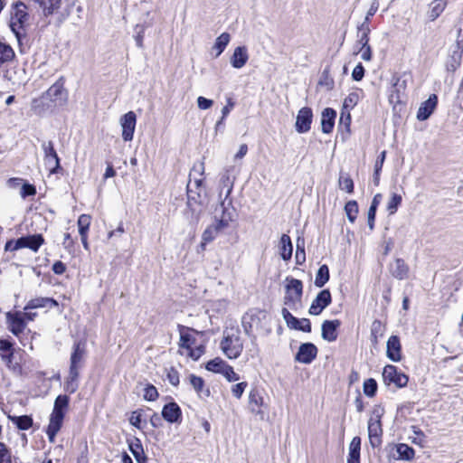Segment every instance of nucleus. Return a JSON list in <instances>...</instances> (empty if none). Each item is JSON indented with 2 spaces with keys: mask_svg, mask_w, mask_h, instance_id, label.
<instances>
[{
  "mask_svg": "<svg viewBox=\"0 0 463 463\" xmlns=\"http://www.w3.org/2000/svg\"><path fill=\"white\" fill-rule=\"evenodd\" d=\"M235 209L232 206L231 202H221L214 209V222L208 226L202 234L201 248L203 250L205 245L213 241L217 235L227 229L230 223L234 220Z\"/></svg>",
  "mask_w": 463,
  "mask_h": 463,
  "instance_id": "f257e3e1",
  "label": "nucleus"
},
{
  "mask_svg": "<svg viewBox=\"0 0 463 463\" xmlns=\"http://www.w3.org/2000/svg\"><path fill=\"white\" fill-rule=\"evenodd\" d=\"M269 317L268 313L265 310L258 308L250 309L241 317L243 331L250 338L253 346L252 349H250V352H252V357L259 354L255 332L264 330L266 333H269L270 331L269 328Z\"/></svg>",
  "mask_w": 463,
  "mask_h": 463,
  "instance_id": "f03ea898",
  "label": "nucleus"
},
{
  "mask_svg": "<svg viewBox=\"0 0 463 463\" xmlns=\"http://www.w3.org/2000/svg\"><path fill=\"white\" fill-rule=\"evenodd\" d=\"M86 357V345L82 341L74 343L70 358V369L64 382V391L74 393L79 388L80 371Z\"/></svg>",
  "mask_w": 463,
  "mask_h": 463,
  "instance_id": "7ed1b4c3",
  "label": "nucleus"
},
{
  "mask_svg": "<svg viewBox=\"0 0 463 463\" xmlns=\"http://www.w3.org/2000/svg\"><path fill=\"white\" fill-rule=\"evenodd\" d=\"M70 398L65 394H60L54 401L52 411L50 415L46 434L51 443L55 442L57 433L62 427L66 411L69 407Z\"/></svg>",
  "mask_w": 463,
  "mask_h": 463,
  "instance_id": "20e7f679",
  "label": "nucleus"
},
{
  "mask_svg": "<svg viewBox=\"0 0 463 463\" xmlns=\"http://www.w3.org/2000/svg\"><path fill=\"white\" fill-rule=\"evenodd\" d=\"M384 410L381 406H374L372 414L368 420V437L370 444L373 448H378L382 444L383 427L382 417L383 416Z\"/></svg>",
  "mask_w": 463,
  "mask_h": 463,
  "instance_id": "39448f33",
  "label": "nucleus"
},
{
  "mask_svg": "<svg viewBox=\"0 0 463 463\" xmlns=\"http://www.w3.org/2000/svg\"><path fill=\"white\" fill-rule=\"evenodd\" d=\"M29 20L26 5L22 2L13 5L10 17V28L19 40L24 34V26Z\"/></svg>",
  "mask_w": 463,
  "mask_h": 463,
  "instance_id": "423d86ee",
  "label": "nucleus"
},
{
  "mask_svg": "<svg viewBox=\"0 0 463 463\" xmlns=\"http://www.w3.org/2000/svg\"><path fill=\"white\" fill-rule=\"evenodd\" d=\"M303 294V283L292 277L286 278L284 304L291 309H297L301 306Z\"/></svg>",
  "mask_w": 463,
  "mask_h": 463,
  "instance_id": "0eeeda50",
  "label": "nucleus"
},
{
  "mask_svg": "<svg viewBox=\"0 0 463 463\" xmlns=\"http://www.w3.org/2000/svg\"><path fill=\"white\" fill-rule=\"evenodd\" d=\"M220 347L229 359H237L243 350V342L238 332H224Z\"/></svg>",
  "mask_w": 463,
  "mask_h": 463,
  "instance_id": "6e6552de",
  "label": "nucleus"
},
{
  "mask_svg": "<svg viewBox=\"0 0 463 463\" xmlns=\"http://www.w3.org/2000/svg\"><path fill=\"white\" fill-rule=\"evenodd\" d=\"M43 99L50 100L54 106H64L68 101V91L64 88V79L60 77L43 94Z\"/></svg>",
  "mask_w": 463,
  "mask_h": 463,
  "instance_id": "1a4fd4ad",
  "label": "nucleus"
},
{
  "mask_svg": "<svg viewBox=\"0 0 463 463\" xmlns=\"http://www.w3.org/2000/svg\"><path fill=\"white\" fill-rule=\"evenodd\" d=\"M44 240L41 234H33L23 236L16 241H9L5 244V250H16L23 248H28L33 251H37L43 245Z\"/></svg>",
  "mask_w": 463,
  "mask_h": 463,
  "instance_id": "9d476101",
  "label": "nucleus"
},
{
  "mask_svg": "<svg viewBox=\"0 0 463 463\" xmlns=\"http://www.w3.org/2000/svg\"><path fill=\"white\" fill-rule=\"evenodd\" d=\"M383 378L387 384L393 383L397 387L407 385L409 378L394 365L388 364L383 368Z\"/></svg>",
  "mask_w": 463,
  "mask_h": 463,
  "instance_id": "9b49d317",
  "label": "nucleus"
},
{
  "mask_svg": "<svg viewBox=\"0 0 463 463\" xmlns=\"http://www.w3.org/2000/svg\"><path fill=\"white\" fill-rule=\"evenodd\" d=\"M282 317L287 324V326L295 330H299L306 333L311 332V323L307 318L298 319L294 317L288 308L283 307L281 310Z\"/></svg>",
  "mask_w": 463,
  "mask_h": 463,
  "instance_id": "f8f14e48",
  "label": "nucleus"
},
{
  "mask_svg": "<svg viewBox=\"0 0 463 463\" xmlns=\"http://www.w3.org/2000/svg\"><path fill=\"white\" fill-rule=\"evenodd\" d=\"M5 318L8 329L14 335L19 336V335L25 329L26 322L23 317L22 312H7L5 314Z\"/></svg>",
  "mask_w": 463,
  "mask_h": 463,
  "instance_id": "ddd939ff",
  "label": "nucleus"
},
{
  "mask_svg": "<svg viewBox=\"0 0 463 463\" xmlns=\"http://www.w3.org/2000/svg\"><path fill=\"white\" fill-rule=\"evenodd\" d=\"M332 301L331 293L328 289L321 290L316 298L312 301L308 313L313 316H317L330 305Z\"/></svg>",
  "mask_w": 463,
  "mask_h": 463,
  "instance_id": "4468645a",
  "label": "nucleus"
},
{
  "mask_svg": "<svg viewBox=\"0 0 463 463\" xmlns=\"http://www.w3.org/2000/svg\"><path fill=\"white\" fill-rule=\"evenodd\" d=\"M136 122L137 117L133 111H128L120 118L122 137L125 141H131L133 139Z\"/></svg>",
  "mask_w": 463,
  "mask_h": 463,
  "instance_id": "2eb2a0df",
  "label": "nucleus"
},
{
  "mask_svg": "<svg viewBox=\"0 0 463 463\" xmlns=\"http://www.w3.org/2000/svg\"><path fill=\"white\" fill-rule=\"evenodd\" d=\"M317 348L312 343H304L302 344L298 353L296 354L295 360L298 363L308 364L313 362V360L317 357Z\"/></svg>",
  "mask_w": 463,
  "mask_h": 463,
  "instance_id": "dca6fc26",
  "label": "nucleus"
},
{
  "mask_svg": "<svg viewBox=\"0 0 463 463\" xmlns=\"http://www.w3.org/2000/svg\"><path fill=\"white\" fill-rule=\"evenodd\" d=\"M313 112L310 108H302L297 116L295 128L298 133H307L310 130Z\"/></svg>",
  "mask_w": 463,
  "mask_h": 463,
  "instance_id": "f3484780",
  "label": "nucleus"
},
{
  "mask_svg": "<svg viewBox=\"0 0 463 463\" xmlns=\"http://www.w3.org/2000/svg\"><path fill=\"white\" fill-rule=\"evenodd\" d=\"M264 405L263 396L260 394L258 389L253 388L249 393V409L251 413L260 416L261 419L264 416V412L261 407Z\"/></svg>",
  "mask_w": 463,
  "mask_h": 463,
  "instance_id": "a211bd4d",
  "label": "nucleus"
},
{
  "mask_svg": "<svg viewBox=\"0 0 463 463\" xmlns=\"http://www.w3.org/2000/svg\"><path fill=\"white\" fill-rule=\"evenodd\" d=\"M341 326L338 319L325 320L321 326L322 338L328 342H334L337 339V328Z\"/></svg>",
  "mask_w": 463,
  "mask_h": 463,
  "instance_id": "6ab92c4d",
  "label": "nucleus"
},
{
  "mask_svg": "<svg viewBox=\"0 0 463 463\" xmlns=\"http://www.w3.org/2000/svg\"><path fill=\"white\" fill-rule=\"evenodd\" d=\"M437 104V95L431 94L426 101L420 104L417 112V118L420 121L428 119L436 109Z\"/></svg>",
  "mask_w": 463,
  "mask_h": 463,
  "instance_id": "aec40b11",
  "label": "nucleus"
},
{
  "mask_svg": "<svg viewBox=\"0 0 463 463\" xmlns=\"http://www.w3.org/2000/svg\"><path fill=\"white\" fill-rule=\"evenodd\" d=\"M162 417L170 423L179 422L182 419L181 408L175 402H169L163 407Z\"/></svg>",
  "mask_w": 463,
  "mask_h": 463,
  "instance_id": "412c9836",
  "label": "nucleus"
},
{
  "mask_svg": "<svg viewBox=\"0 0 463 463\" xmlns=\"http://www.w3.org/2000/svg\"><path fill=\"white\" fill-rule=\"evenodd\" d=\"M188 202L184 214L190 222H197L203 213V206L194 197L188 195Z\"/></svg>",
  "mask_w": 463,
  "mask_h": 463,
  "instance_id": "4be33fe9",
  "label": "nucleus"
},
{
  "mask_svg": "<svg viewBox=\"0 0 463 463\" xmlns=\"http://www.w3.org/2000/svg\"><path fill=\"white\" fill-rule=\"evenodd\" d=\"M386 354L393 362H399L402 359L401 343L397 335H392L388 339Z\"/></svg>",
  "mask_w": 463,
  "mask_h": 463,
  "instance_id": "5701e85b",
  "label": "nucleus"
},
{
  "mask_svg": "<svg viewBox=\"0 0 463 463\" xmlns=\"http://www.w3.org/2000/svg\"><path fill=\"white\" fill-rule=\"evenodd\" d=\"M336 112L331 108H326L322 111L321 128L323 133L329 134L335 126Z\"/></svg>",
  "mask_w": 463,
  "mask_h": 463,
  "instance_id": "b1692460",
  "label": "nucleus"
},
{
  "mask_svg": "<svg viewBox=\"0 0 463 463\" xmlns=\"http://www.w3.org/2000/svg\"><path fill=\"white\" fill-rule=\"evenodd\" d=\"M249 55L245 46L236 47L232 57L231 64L235 69L242 68L248 61Z\"/></svg>",
  "mask_w": 463,
  "mask_h": 463,
  "instance_id": "393cba45",
  "label": "nucleus"
},
{
  "mask_svg": "<svg viewBox=\"0 0 463 463\" xmlns=\"http://www.w3.org/2000/svg\"><path fill=\"white\" fill-rule=\"evenodd\" d=\"M58 302L52 298H35L28 301L26 306L24 307V310L41 308V307H58Z\"/></svg>",
  "mask_w": 463,
  "mask_h": 463,
  "instance_id": "a878e982",
  "label": "nucleus"
},
{
  "mask_svg": "<svg viewBox=\"0 0 463 463\" xmlns=\"http://www.w3.org/2000/svg\"><path fill=\"white\" fill-rule=\"evenodd\" d=\"M189 383L201 398L209 397L210 390L204 387V380L195 374L189 375Z\"/></svg>",
  "mask_w": 463,
  "mask_h": 463,
  "instance_id": "bb28decb",
  "label": "nucleus"
},
{
  "mask_svg": "<svg viewBox=\"0 0 463 463\" xmlns=\"http://www.w3.org/2000/svg\"><path fill=\"white\" fill-rule=\"evenodd\" d=\"M43 10L44 16L52 15L61 7V0H34Z\"/></svg>",
  "mask_w": 463,
  "mask_h": 463,
  "instance_id": "cd10ccee",
  "label": "nucleus"
},
{
  "mask_svg": "<svg viewBox=\"0 0 463 463\" xmlns=\"http://www.w3.org/2000/svg\"><path fill=\"white\" fill-rule=\"evenodd\" d=\"M361 438L354 437L349 445L347 463H360Z\"/></svg>",
  "mask_w": 463,
  "mask_h": 463,
  "instance_id": "c85d7f7f",
  "label": "nucleus"
},
{
  "mask_svg": "<svg viewBox=\"0 0 463 463\" xmlns=\"http://www.w3.org/2000/svg\"><path fill=\"white\" fill-rule=\"evenodd\" d=\"M203 181L204 179L202 178V175H194V178L189 175V180L187 182L188 194L191 195V194H195L198 196H201V194L204 191Z\"/></svg>",
  "mask_w": 463,
  "mask_h": 463,
  "instance_id": "c756f323",
  "label": "nucleus"
},
{
  "mask_svg": "<svg viewBox=\"0 0 463 463\" xmlns=\"http://www.w3.org/2000/svg\"><path fill=\"white\" fill-rule=\"evenodd\" d=\"M279 254L284 260H289L292 256L293 245L288 235L283 234L279 241Z\"/></svg>",
  "mask_w": 463,
  "mask_h": 463,
  "instance_id": "7c9ffc66",
  "label": "nucleus"
},
{
  "mask_svg": "<svg viewBox=\"0 0 463 463\" xmlns=\"http://www.w3.org/2000/svg\"><path fill=\"white\" fill-rule=\"evenodd\" d=\"M408 267L405 264L404 260L402 259H397L391 266V272L393 277L398 279H403L407 277L408 274Z\"/></svg>",
  "mask_w": 463,
  "mask_h": 463,
  "instance_id": "2f4dec72",
  "label": "nucleus"
},
{
  "mask_svg": "<svg viewBox=\"0 0 463 463\" xmlns=\"http://www.w3.org/2000/svg\"><path fill=\"white\" fill-rule=\"evenodd\" d=\"M447 5V0H434L430 5V11L428 13L429 18L431 21L436 20L444 11Z\"/></svg>",
  "mask_w": 463,
  "mask_h": 463,
  "instance_id": "473e14b6",
  "label": "nucleus"
},
{
  "mask_svg": "<svg viewBox=\"0 0 463 463\" xmlns=\"http://www.w3.org/2000/svg\"><path fill=\"white\" fill-rule=\"evenodd\" d=\"M396 452L398 457L396 459L410 461L413 459L415 451L414 449L405 443H399L396 445Z\"/></svg>",
  "mask_w": 463,
  "mask_h": 463,
  "instance_id": "72a5a7b5",
  "label": "nucleus"
},
{
  "mask_svg": "<svg viewBox=\"0 0 463 463\" xmlns=\"http://www.w3.org/2000/svg\"><path fill=\"white\" fill-rule=\"evenodd\" d=\"M180 332V343L179 346L181 348L190 349V347L194 345L195 339L189 333V328L184 327V326H179Z\"/></svg>",
  "mask_w": 463,
  "mask_h": 463,
  "instance_id": "f704fd0d",
  "label": "nucleus"
},
{
  "mask_svg": "<svg viewBox=\"0 0 463 463\" xmlns=\"http://www.w3.org/2000/svg\"><path fill=\"white\" fill-rule=\"evenodd\" d=\"M329 280V269L327 265L323 264L318 269L316 279H315V286L317 288H322L325 284Z\"/></svg>",
  "mask_w": 463,
  "mask_h": 463,
  "instance_id": "c9c22d12",
  "label": "nucleus"
},
{
  "mask_svg": "<svg viewBox=\"0 0 463 463\" xmlns=\"http://www.w3.org/2000/svg\"><path fill=\"white\" fill-rule=\"evenodd\" d=\"M12 422L16 425L19 430H27L33 426V419L28 415L10 417Z\"/></svg>",
  "mask_w": 463,
  "mask_h": 463,
  "instance_id": "e433bc0d",
  "label": "nucleus"
},
{
  "mask_svg": "<svg viewBox=\"0 0 463 463\" xmlns=\"http://www.w3.org/2000/svg\"><path fill=\"white\" fill-rule=\"evenodd\" d=\"M14 58V52L13 48L4 43L0 42V67Z\"/></svg>",
  "mask_w": 463,
  "mask_h": 463,
  "instance_id": "4c0bfd02",
  "label": "nucleus"
},
{
  "mask_svg": "<svg viewBox=\"0 0 463 463\" xmlns=\"http://www.w3.org/2000/svg\"><path fill=\"white\" fill-rule=\"evenodd\" d=\"M385 327L380 320H374L371 327V340L373 344L378 343V339L383 336Z\"/></svg>",
  "mask_w": 463,
  "mask_h": 463,
  "instance_id": "58836bf2",
  "label": "nucleus"
},
{
  "mask_svg": "<svg viewBox=\"0 0 463 463\" xmlns=\"http://www.w3.org/2000/svg\"><path fill=\"white\" fill-rule=\"evenodd\" d=\"M226 364H227V363L224 360H222L220 357H216L214 359L210 360L206 364L205 369L209 372H213L215 373H221Z\"/></svg>",
  "mask_w": 463,
  "mask_h": 463,
  "instance_id": "ea45409f",
  "label": "nucleus"
},
{
  "mask_svg": "<svg viewBox=\"0 0 463 463\" xmlns=\"http://www.w3.org/2000/svg\"><path fill=\"white\" fill-rule=\"evenodd\" d=\"M230 40L231 36L228 33H222L219 37H217L213 45V50L217 51L216 57H218L224 51Z\"/></svg>",
  "mask_w": 463,
  "mask_h": 463,
  "instance_id": "a19ab883",
  "label": "nucleus"
},
{
  "mask_svg": "<svg viewBox=\"0 0 463 463\" xmlns=\"http://www.w3.org/2000/svg\"><path fill=\"white\" fill-rule=\"evenodd\" d=\"M345 212L346 213V216L348 220L351 222H354L357 217L358 214V204L355 201L352 200L345 203Z\"/></svg>",
  "mask_w": 463,
  "mask_h": 463,
  "instance_id": "79ce46f5",
  "label": "nucleus"
},
{
  "mask_svg": "<svg viewBox=\"0 0 463 463\" xmlns=\"http://www.w3.org/2000/svg\"><path fill=\"white\" fill-rule=\"evenodd\" d=\"M380 194H376L374 197H373V200L371 203V206L368 210V225L370 227V229H373V224H374V220H375V213H376V209H377V206H378V203H379V198H380Z\"/></svg>",
  "mask_w": 463,
  "mask_h": 463,
  "instance_id": "37998d69",
  "label": "nucleus"
},
{
  "mask_svg": "<svg viewBox=\"0 0 463 463\" xmlns=\"http://www.w3.org/2000/svg\"><path fill=\"white\" fill-rule=\"evenodd\" d=\"M364 392L368 397H373L377 392V383L374 379L370 378L364 382Z\"/></svg>",
  "mask_w": 463,
  "mask_h": 463,
  "instance_id": "c03bdc74",
  "label": "nucleus"
},
{
  "mask_svg": "<svg viewBox=\"0 0 463 463\" xmlns=\"http://www.w3.org/2000/svg\"><path fill=\"white\" fill-rule=\"evenodd\" d=\"M320 86L326 87L327 90H331L334 89L335 81L333 78L330 76L327 69H325L321 74L320 80L318 81Z\"/></svg>",
  "mask_w": 463,
  "mask_h": 463,
  "instance_id": "a18cd8bd",
  "label": "nucleus"
},
{
  "mask_svg": "<svg viewBox=\"0 0 463 463\" xmlns=\"http://www.w3.org/2000/svg\"><path fill=\"white\" fill-rule=\"evenodd\" d=\"M44 165L49 174H55L56 169L59 167L58 156H44Z\"/></svg>",
  "mask_w": 463,
  "mask_h": 463,
  "instance_id": "49530a36",
  "label": "nucleus"
},
{
  "mask_svg": "<svg viewBox=\"0 0 463 463\" xmlns=\"http://www.w3.org/2000/svg\"><path fill=\"white\" fill-rule=\"evenodd\" d=\"M401 203L402 196L398 194H392L387 203V210L390 213V214H393L397 212V209Z\"/></svg>",
  "mask_w": 463,
  "mask_h": 463,
  "instance_id": "de8ad7c7",
  "label": "nucleus"
},
{
  "mask_svg": "<svg viewBox=\"0 0 463 463\" xmlns=\"http://www.w3.org/2000/svg\"><path fill=\"white\" fill-rule=\"evenodd\" d=\"M36 194V188L33 184L28 183L26 180L21 186L19 194L22 198L25 199L28 196H33Z\"/></svg>",
  "mask_w": 463,
  "mask_h": 463,
  "instance_id": "09e8293b",
  "label": "nucleus"
},
{
  "mask_svg": "<svg viewBox=\"0 0 463 463\" xmlns=\"http://www.w3.org/2000/svg\"><path fill=\"white\" fill-rule=\"evenodd\" d=\"M358 100L359 95L357 92L349 93L348 96L344 100L343 109L346 110H351L358 103Z\"/></svg>",
  "mask_w": 463,
  "mask_h": 463,
  "instance_id": "8fccbe9b",
  "label": "nucleus"
},
{
  "mask_svg": "<svg viewBox=\"0 0 463 463\" xmlns=\"http://www.w3.org/2000/svg\"><path fill=\"white\" fill-rule=\"evenodd\" d=\"M221 374L223 375L228 382H236L240 380V375L235 373L232 366L228 364L222 369Z\"/></svg>",
  "mask_w": 463,
  "mask_h": 463,
  "instance_id": "3c124183",
  "label": "nucleus"
},
{
  "mask_svg": "<svg viewBox=\"0 0 463 463\" xmlns=\"http://www.w3.org/2000/svg\"><path fill=\"white\" fill-rule=\"evenodd\" d=\"M339 187L341 190L351 194L354 191V182L349 176L341 175L339 178Z\"/></svg>",
  "mask_w": 463,
  "mask_h": 463,
  "instance_id": "603ef678",
  "label": "nucleus"
},
{
  "mask_svg": "<svg viewBox=\"0 0 463 463\" xmlns=\"http://www.w3.org/2000/svg\"><path fill=\"white\" fill-rule=\"evenodd\" d=\"M296 260L298 264H302L306 260L304 240L300 238L297 241Z\"/></svg>",
  "mask_w": 463,
  "mask_h": 463,
  "instance_id": "864d4df0",
  "label": "nucleus"
},
{
  "mask_svg": "<svg viewBox=\"0 0 463 463\" xmlns=\"http://www.w3.org/2000/svg\"><path fill=\"white\" fill-rule=\"evenodd\" d=\"M157 397L158 392L156 388L152 384L146 385V387L144 389V399L149 402H153L156 401Z\"/></svg>",
  "mask_w": 463,
  "mask_h": 463,
  "instance_id": "5fc2aeb1",
  "label": "nucleus"
},
{
  "mask_svg": "<svg viewBox=\"0 0 463 463\" xmlns=\"http://www.w3.org/2000/svg\"><path fill=\"white\" fill-rule=\"evenodd\" d=\"M166 378L172 385L177 386L179 384V373L175 368L170 367L166 369Z\"/></svg>",
  "mask_w": 463,
  "mask_h": 463,
  "instance_id": "6e6d98bb",
  "label": "nucleus"
},
{
  "mask_svg": "<svg viewBox=\"0 0 463 463\" xmlns=\"http://www.w3.org/2000/svg\"><path fill=\"white\" fill-rule=\"evenodd\" d=\"M247 387H248L247 382L238 383L232 385V393L235 398L240 399V398H241V396Z\"/></svg>",
  "mask_w": 463,
  "mask_h": 463,
  "instance_id": "4d7b16f0",
  "label": "nucleus"
},
{
  "mask_svg": "<svg viewBox=\"0 0 463 463\" xmlns=\"http://www.w3.org/2000/svg\"><path fill=\"white\" fill-rule=\"evenodd\" d=\"M0 463H12L11 453L2 442H0Z\"/></svg>",
  "mask_w": 463,
  "mask_h": 463,
  "instance_id": "13d9d810",
  "label": "nucleus"
},
{
  "mask_svg": "<svg viewBox=\"0 0 463 463\" xmlns=\"http://www.w3.org/2000/svg\"><path fill=\"white\" fill-rule=\"evenodd\" d=\"M136 35L135 40L137 47L142 48L143 47V39H144V33H145V26L137 24L135 28Z\"/></svg>",
  "mask_w": 463,
  "mask_h": 463,
  "instance_id": "bf43d9fd",
  "label": "nucleus"
},
{
  "mask_svg": "<svg viewBox=\"0 0 463 463\" xmlns=\"http://www.w3.org/2000/svg\"><path fill=\"white\" fill-rule=\"evenodd\" d=\"M188 350V355L194 361L198 360L204 353V347L203 345L193 348L192 346Z\"/></svg>",
  "mask_w": 463,
  "mask_h": 463,
  "instance_id": "052dcab7",
  "label": "nucleus"
},
{
  "mask_svg": "<svg viewBox=\"0 0 463 463\" xmlns=\"http://www.w3.org/2000/svg\"><path fill=\"white\" fill-rule=\"evenodd\" d=\"M411 429L415 435V437L411 438V441L415 444H419V445L422 444L425 439V436H424L423 432L416 426H412Z\"/></svg>",
  "mask_w": 463,
  "mask_h": 463,
  "instance_id": "680f3d73",
  "label": "nucleus"
},
{
  "mask_svg": "<svg viewBox=\"0 0 463 463\" xmlns=\"http://www.w3.org/2000/svg\"><path fill=\"white\" fill-rule=\"evenodd\" d=\"M364 76V68L362 63H358L353 70L352 78L355 81L361 80Z\"/></svg>",
  "mask_w": 463,
  "mask_h": 463,
  "instance_id": "e2e57ef3",
  "label": "nucleus"
},
{
  "mask_svg": "<svg viewBox=\"0 0 463 463\" xmlns=\"http://www.w3.org/2000/svg\"><path fill=\"white\" fill-rule=\"evenodd\" d=\"M213 104V101L212 99H206L204 97H198L197 98V106L200 109L205 110L210 109Z\"/></svg>",
  "mask_w": 463,
  "mask_h": 463,
  "instance_id": "0e129e2a",
  "label": "nucleus"
},
{
  "mask_svg": "<svg viewBox=\"0 0 463 463\" xmlns=\"http://www.w3.org/2000/svg\"><path fill=\"white\" fill-rule=\"evenodd\" d=\"M25 180L18 177L10 178L7 180V186L11 189H17L20 191L21 186L23 185Z\"/></svg>",
  "mask_w": 463,
  "mask_h": 463,
  "instance_id": "69168bd1",
  "label": "nucleus"
},
{
  "mask_svg": "<svg viewBox=\"0 0 463 463\" xmlns=\"http://www.w3.org/2000/svg\"><path fill=\"white\" fill-rule=\"evenodd\" d=\"M42 146H43V149L44 152V156H58L56 154V151L54 149L53 143L52 141L43 142Z\"/></svg>",
  "mask_w": 463,
  "mask_h": 463,
  "instance_id": "338daca9",
  "label": "nucleus"
},
{
  "mask_svg": "<svg viewBox=\"0 0 463 463\" xmlns=\"http://www.w3.org/2000/svg\"><path fill=\"white\" fill-rule=\"evenodd\" d=\"M128 448L132 454L144 449L141 440L138 438H135L131 442H129Z\"/></svg>",
  "mask_w": 463,
  "mask_h": 463,
  "instance_id": "774afa93",
  "label": "nucleus"
}]
</instances>
